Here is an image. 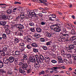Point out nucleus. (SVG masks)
Returning a JSON list of instances; mask_svg holds the SVG:
<instances>
[{
    "instance_id": "9b49d317",
    "label": "nucleus",
    "mask_w": 76,
    "mask_h": 76,
    "mask_svg": "<svg viewBox=\"0 0 76 76\" xmlns=\"http://www.w3.org/2000/svg\"><path fill=\"white\" fill-rule=\"evenodd\" d=\"M12 13V10L11 9H9L7 10V13L8 15H10Z\"/></svg>"
},
{
    "instance_id": "7ed1b4c3",
    "label": "nucleus",
    "mask_w": 76,
    "mask_h": 76,
    "mask_svg": "<svg viewBox=\"0 0 76 76\" xmlns=\"http://www.w3.org/2000/svg\"><path fill=\"white\" fill-rule=\"evenodd\" d=\"M53 30L54 31H56V32H60L61 31V29H60V27L59 26L57 25V26L55 27V29H54Z\"/></svg>"
},
{
    "instance_id": "2eb2a0df",
    "label": "nucleus",
    "mask_w": 76,
    "mask_h": 76,
    "mask_svg": "<svg viewBox=\"0 0 76 76\" xmlns=\"http://www.w3.org/2000/svg\"><path fill=\"white\" fill-rule=\"evenodd\" d=\"M61 54L63 56L65 57L66 54V52L65 53L64 51V50H62L61 51Z\"/></svg>"
},
{
    "instance_id": "6ab92c4d",
    "label": "nucleus",
    "mask_w": 76,
    "mask_h": 76,
    "mask_svg": "<svg viewBox=\"0 0 76 76\" xmlns=\"http://www.w3.org/2000/svg\"><path fill=\"white\" fill-rule=\"evenodd\" d=\"M32 46L33 47H38V45L35 43H33L31 44Z\"/></svg>"
},
{
    "instance_id": "bb28decb",
    "label": "nucleus",
    "mask_w": 76,
    "mask_h": 76,
    "mask_svg": "<svg viewBox=\"0 0 76 76\" xmlns=\"http://www.w3.org/2000/svg\"><path fill=\"white\" fill-rule=\"evenodd\" d=\"M20 52L19 50L16 51L15 52V55L16 56H19V55H20Z\"/></svg>"
},
{
    "instance_id": "de8ad7c7",
    "label": "nucleus",
    "mask_w": 76,
    "mask_h": 76,
    "mask_svg": "<svg viewBox=\"0 0 76 76\" xmlns=\"http://www.w3.org/2000/svg\"><path fill=\"white\" fill-rule=\"evenodd\" d=\"M51 62H52V63H57V61H56L55 60H52L51 61Z\"/></svg>"
},
{
    "instance_id": "473e14b6",
    "label": "nucleus",
    "mask_w": 76,
    "mask_h": 76,
    "mask_svg": "<svg viewBox=\"0 0 76 76\" xmlns=\"http://www.w3.org/2000/svg\"><path fill=\"white\" fill-rule=\"evenodd\" d=\"M39 57L40 59H41V60H44V56H42V55H40L39 56Z\"/></svg>"
},
{
    "instance_id": "6e6d98bb",
    "label": "nucleus",
    "mask_w": 76,
    "mask_h": 76,
    "mask_svg": "<svg viewBox=\"0 0 76 76\" xmlns=\"http://www.w3.org/2000/svg\"><path fill=\"white\" fill-rule=\"evenodd\" d=\"M39 34H38L37 33H35L34 34V37H39Z\"/></svg>"
},
{
    "instance_id": "b1692460",
    "label": "nucleus",
    "mask_w": 76,
    "mask_h": 76,
    "mask_svg": "<svg viewBox=\"0 0 76 76\" xmlns=\"http://www.w3.org/2000/svg\"><path fill=\"white\" fill-rule=\"evenodd\" d=\"M7 50V48L5 47L4 48L2 49V51H3V53H5V52H6Z\"/></svg>"
},
{
    "instance_id": "c756f323",
    "label": "nucleus",
    "mask_w": 76,
    "mask_h": 76,
    "mask_svg": "<svg viewBox=\"0 0 76 76\" xmlns=\"http://www.w3.org/2000/svg\"><path fill=\"white\" fill-rule=\"evenodd\" d=\"M4 26L5 31H7V30L8 29V28H9V26H8V25H6L5 24L4 25Z\"/></svg>"
},
{
    "instance_id": "aec40b11",
    "label": "nucleus",
    "mask_w": 76,
    "mask_h": 76,
    "mask_svg": "<svg viewBox=\"0 0 76 76\" xmlns=\"http://www.w3.org/2000/svg\"><path fill=\"white\" fill-rule=\"evenodd\" d=\"M45 61H46L47 62H48V61H50V58L47 56L45 57Z\"/></svg>"
},
{
    "instance_id": "864d4df0",
    "label": "nucleus",
    "mask_w": 76,
    "mask_h": 76,
    "mask_svg": "<svg viewBox=\"0 0 76 76\" xmlns=\"http://www.w3.org/2000/svg\"><path fill=\"white\" fill-rule=\"evenodd\" d=\"M12 12L13 14L15 15L17 14V12H16L15 10H13V11Z\"/></svg>"
},
{
    "instance_id": "603ef678",
    "label": "nucleus",
    "mask_w": 76,
    "mask_h": 76,
    "mask_svg": "<svg viewBox=\"0 0 76 76\" xmlns=\"http://www.w3.org/2000/svg\"><path fill=\"white\" fill-rule=\"evenodd\" d=\"M21 19H23L25 18V15L24 14L21 15L20 16Z\"/></svg>"
},
{
    "instance_id": "c9c22d12",
    "label": "nucleus",
    "mask_w": 76,
    "mask_h": 76,
    "mask_svg": "<svg viewBox=\"0 0 76 76\" xmlns=\"http://www.w3.org/2000/svg\"><path fill=\"white\" fill-rule=\"evenodd\" d=\"M3 61L5 64H7L9 62V59L4 60Z\"/></svg>"
},
{
    "instance_id": "4c0bfd02",
    "label": "nucleus",
    "mask_w": 76,
    "mask_h": 76,
    "mask_svg": "<svg viewBox=\"0 0 76 76\" xmlns=\"http://www.w3.org/2000/svg\"><path fill=\"white\" fill-rule=\"evenodd\" d=\"M19 45V46H20V47H24L25 46V44H24L23 42H22L20 43Z\"/></svg>"
},
{
    "instance_id": "e433bc0d",
    "label": "nucleus",
    "mask_w": 76,
    "mask_h": 76,
    "mask_svg": "<svg viewBox=\"0 0 76 76\" xmlns=\"http://www.w3.org/2000/svg\"><path fill=\"white\" fill-rule=\"evenodd\" d=\"M46 36H47L48 37H49V38H50V37H51V34L49 33H48L46 34Z\"/></svg>"
},
{
    "instance_id": "0eeeda50",
    "label": "nucleus",
    "mask_w": 76,
    "mask_h": 76,
    "mask_svg": "<svg viewBox=\"0 0 76 76\" xmlns=\"http://www.w3.org/2000/svg\"><path fill=\"white\" fill-rule=\"evenodd\" d=\"M24 37V39L26 41H27L28 42H31V39L28 38V37L25 36Z\"/></svg>"
},
{
    "instance_id": "69168bd1",
    "label": "nucleus",
    "mask_w": 76,
    "mask_h": 76,
    "mask_svg": "<svg viewBox=\"0 0 76 76\" xmlns=\"http://www.w3.org/2000/svg\"><path fill=\"white\" fill-rule=\"evenodd\" d=\"M20 19V17L18 16L16 18V20H18Z\"/></svg>"
},
{
    "instance_id": "a19ab883",
    "label": "nucleus",
    "mask_w": 76,
    "mask_h": 76,
    "mask_svg": "<svg viewBox=\"0 0 76 76\" xmlns=\"http://www.w3.org/2000/svg\"><path fill=\"white\" fill-rule=\"evenodd\" d=\"M0 54H1V55H2V54L5 55V53H4V52H3V50H0Z\"/></svg>"
},
{
    "instance_id": "79ce46f5",
    "label": "nucleus",
    "mask_w": 76,
    "mask_h": 76,
    "mask_svg": "<svg viewBox=\"0 0 76 76\" xmlns=\"http://www.w3.org/2000/svg\"><path fill=\"white\" fill-rule=\"evenodd\" d=\"M45 73V72H44V71L42 70L41 71V72L39 73V74L40 75H44Z\"/></svg>"
},
{
    "instance_id": "3c124183",
    "label": "nucleus",
    "mask_w": 76,
    "mask_h": 76,
    "mask_svg": "<svg viewBox=\"0 0 76 76\" xmlns=\"http://www.w3.org/2000/svg\"><path fill=\"white\" fill-rule=\"evenodd\" d=\"M14 4H21V3L19 2H15L14 3Z\"/></svg>"
},
{
    "instance_id": "a211bd4d",
    "label": "nucleus",
    "mask_w": 76,
    "mask_h": 76,
    "mask_svg": "<svg viewBox=\"0 0 76 76\" xmlns=\"http://www.w3.org/2000/svg\"><path fill=\"white\" fill-rule=\"evenodd\" d=\"M19 40L18 38H16L14 39V42L15 44H17V43H18V42H19Z\"/></svg>"
},
{
    "instance_id": "39448f33",
    "label": "nucleus",
    "mask_w": 76,
    "mask_h": 76,
    "mask_svg": "<svg viewBox=\"0 0 76 76\" xmlns=\"http://www.w3.org/2000/svg\"><path fill=\"white\" fill-rule=\"evenodd\" d=\"M15 57L13 56H10L8 59V60H9L10 63H13Z\"/></svg>"
},
{
    "instance_id": "680f3d73",
    "label": "nucleus",
    "mask_w": 76,
    "mask_h": 76,
    "mask_svg": "<svg viewBox=\"0 0 76 76\" xmlns=\"http://www.w3.org/2000/svg\"><path fill=\"white\" fill-rule=\"evenodd\" d=\"M30 72H31V69H28V70H27L26 72L27 73H30Z\"/></svg>"
},
{
    "instance_id": "338daca9",
    "label": "nucleus",
    "mask_w": 76,
    "mask_h": 76,
    "mask_svg": "<svg viewBox=\"0 0 76 76\" xmlns=\"http://www.w3.org/2000/svg\"><path fill=\"white\" fill-rule=\"evenodd\" d=\"M59 61L60 63H63L64 62L63 61V60H62V59H61L60 60H59Z\"/></svg>"
},
{
    "instance_id": "774afa93",
    "label": "nucleus",
    "mask_w": 76,
    "mask_h": 76,
    "mask_svg": "<svg viewBox=\"0 0 76 76\" xmlns=\"http://www.w3.org/2000/svg\"><path fill=\"white\" fill-rule=\"evenodd\" d=\"M44 76H49V75L48 74H45L43 75Z\"/></svg>"
},
{
    "instance_id": "37998d69",
    "label": "nucleus",
    "mask_w": 76,
    "mask_h": 76,
    "mask_svg": "<svg viewBox=\"0 0 76 76\" xmlns=\"http://www.w3.org/2000/svg\"><path fill=\"white\" fill-rule=\"evenodd\" d=\"M33 51L34 53H38V50L35 48H33Z\"/></svg>"
},
{
    "instance_id": "6e6552de",
    "label": "nucleus",
    "mask_w": 76,
    "mask_h": 76,
    "mask_svg": "<svg viewBox=\"0 0 76 76\" xmlns=\"http://www.w3.org/2000/svg\"><path fill=\"white\" fill-rule=\"evenodd\" d=\"M30 61L31 63H34L35 61V58L34 57H31L30 58Z\"/></svg>"
},
{
    "instance_id": "f03ea898",
    "label": "nucleus",
    "mask_w": 76,
    "mask_h": 76,
    "mask_svg": "<svg viewBox=\"0 0 76 76\" xmlns=\"http://www.w3.org/2000/svg\"><path fill=\"white\" fill-rule=\"evenodd\" d=\"M75 48V46L73 45H70L67 48H66V50L68 52L70 53H72V50L74 49Z\"/></svg>"
},
{
    "instance_id": "ea45409f",
    "label": "nucleus",
    "mask_w": 76,
    "mask_h": 76,
    "mask_svg": "<svg viewBox=\"0 0 76 76\" xmlns=\"http://www.w3.org/2000/svg\"><path fill=\"white\" fill-rule=\"evenodd\" d=\"M60 67H53V68L54 69V70L55 71H56V70L57 69H60Z\"/></svg>"
},
{
    "instance_id": "13d9d810",
    "label": "nucleus",
    "mask_w": 76,
    "mask_h": 76,
    "mask_svg": "<svg viewBox=\"0 0 76 76\" xmlns=\"http://www.w3.org/2000/svg\"><path fill=\"white\" fill-rule=\"evenodd\" d=\"M17 36H22V34L20 32L19 33L17 34Z\"/></svg>"
},
{
    "instance_id": "f704fd0d",
    "label": "nucleus",
    "mask_w": 76,
    "mask_h": 76,
    "mask_svg": "<svg viewBox=\"0 0 76 76\" xmlns=\"http://www.w3.org/2000/svg\"><path fill=\"white\" fill-rule=\"evenodd\" d=\"M23 58L25 60H27L28 59V57L26 55H24L23 56Z\"/></svg>"
},
{
    "instance_id": "8fccbe9b",
    "label": "nucleus",
    "mask_w": 76,
    "mask_h": 76,
    "mask_svg": "<svg viewBox=\"0 0 76 76\" xmlns=\"http://www.w3.org/2000/svg\"><path fill=\"white\" fill-rule=\"evenodd\" d=\"M40 40L41 42H44L45 41V39L44 38H40Z\"/></svg>"
},
{
    "instance_id": "052dcab7",
    "label": "nucleus",
    "mask_w": 76,
    "mask_h": 76,
    "mask_svg": "<svg viewBox=\"0 0 76 76\" xmlns=\"http://www.w3.org/2000/svg\"><path fill=\"white\" fill-rule=\"evenodd\" d=\"M38 15L39 16H41V17H42V16H43V15L42 13H39Z\"/></svg>"
},
{
    "instance_id": "4468645a",
    "label": "nucleus",
    "mask_w": 76,
    "mask_h": 76,
    "mask_svg": "<svg viewBox=\"0 0 76 76\" xmlns=\"http://www.w3.org/2000/svg\"><path fill=\"white\" fill-rule=\"evenodd\" d=\"M57 25H52L50 26V29H52L53 30H54V29H55L56 27V26H57Z\"/></svg>"
},
{
    "instance_id": "20e7f679",
    "label": "nucleus",
    "mask_w": 76,
    "mask_h": 76,
    "mask_svg": "<svg viewBox=\"0 0 76 76\" xmlns=\"http://www.w3.org/2000/svg\"><path fill=\"white\" fill-rule=\"evenodd\" d=\"M16 26H18L17 27V28L18 29H23L24 28V26L23 25L21 24H18L16 25Z\"/></svg>"
},
{
    "instance_id": "393cba45",
    "label": "nucleus",
    "mask_w": 76,
    "mask_h": 76,
    "mask_svg": "<svg viewBox=\"0 0 76 76\" xmlns=\"http://www.w3.org/2000/svg\"><path fill=\"white\" fill-rule=\"evenodd\" d=\"M29 25L31 26H34V23L32 21L30 22Z\"/></svg>"
},
{
    "instance_id": "c85d7f7f",
    "label": "nucleus",
    "mask_w": 76,
    "mask_h": 76,
    "mask_svg": "<svg viewBox=\"0 0 76 76\" xmlns=\"http://www.w3.org/2000/svg\"><path fill=\"white\" fill-rule=\"evenodd\" d=\"M25 48L23 47H21L20 48V52H22V51H24V50H25V48Z\"/></svg>"
},
{
    "instance_id": "7c9ffc66",
    "label": "nucleus",
    "mask_w": 76,
    "mask_h": 76,
    "mask_svg": "<svg viewBox=\"0 0 76 76\" xmlns=\"http://www.w3.org/2000/svg\"><path fill=\"white\" fill-rule=\"evenodd\" d=\"M2 38L3 39H6L7 37H6V35L4 33L2 34Z\"/></svg>"
},
{
    "instance_id": "5701e85b",
    "label": "nucleus",
    "mask_w": 76,
    "mask_h": 76,
    "mask_svg": "<svg viewBox=\"0 0 76 76\" xmlns=\"http://www.w3.org/2000/svg\"><path fill=\"white\" fill-rule=\"evenodd\" d=\"M71 33L72 35H75V34H76V32L74 29H72L71 30Z\"/></svg>"
},
{
    "instance_id": "5fc2aeb1",
    "label": "nucleus",
    "mask_w": 76,
    "mask_h": 76,
    "mask_svg": "<svg viewBox=\"0 0 76 76\" xmlns=\"http://www.w3.org/2000/svg\"><path fill=\"white\" fill-rule=\"evenodd\" d=\"M0 71L2 73H5V71H4L3 69H1Z\"/></svg>"
},
{
    "instance_id": "58836bf2",
    "label": "nucleus",
    "mask_w": 76,
    "mask_h": 76,
    "mask_svg": "<svg viewBox=\"0 0 76 76\" xmlns=\"http://www.w3.org/2000/svg\"><path fill=\"white\" fill-rule=\"evenodd\" d=\"M26 48H28V50H30L31 48V47L30 46V45H27L26 46Z\"/></svg>"
},
{
    "instance_id": "0e129e2a",
    "label": "nucleus",
    "mask_w": 76,
    "mask_h": 76,
    "mask_svg": "<svg viewBox=\"0 0 76 76\" xmlns=\"http://www.w3.org/2000/svg\"><path fill=\"white\" fill-rule=\"evenodd\" d=\"M65 37H70V34H65Z\"/></svg>"
},
{
    "instance_id": "ddd939ff",
    "label": "nucleus",
    "mask_w": 76,
    "mask_h": 76,
    "mask_svg": "<svg viewBox=\"0 0 76 76\" xmlns=\"http://www.w3.org/2000/svg\"><path fill=\"white\" fill-rule=\"evenodd\" d=\"M35 57L37 62H41V60H40V59H39L38 56L36 55L35 56Z\"/></svg>"
},
{
    "instance_id": "e2e57ef3",
    "label": "nucleus",
    "mask_w": 76,
    "mask_h": 76,
    "mask_svg": "<svg viewBox=\"0 0 76 76\" xmlns=\"http://www.w3.org/2000/svg\"><path fill=\"white\" fill-rule=\"evenodd\" d=\"M58 60L59 61L60 60H61L62 58H61V56H59L58 57Z\"/></svg>"
},
{
    "instance_id": "a878e982",
    "label": "nucleus",
    "mask_w": 76,
    "mask_h": 76,
    "mask_svg": "<svg viewBox=\"0 0 76 76\" xmlns=\"http://www.w3.org/2000/svg\"><path fill=\"white\" fill-rule=\"evenodd\" d=\"M36 30L38 32H41V29L39 28H36Z\"/></svg>"
},
{
    "instance_id": "f257e3e1",
    "label": "nucleus",
    "mask_w": 76,
    "mask_h": 76,
    "mask_svg": "<svg viewBox=\"0 0 76 76\" xmlns=\"http://www.w3.org/2000/svg\"><path fill=\"white\" fill-rule=\"evenodd\" d=\"M19 65L20 66H22V68L24 69V70H26L28 67V65L26 63H22V62H20L19 63Z\"/></svg>"
},
{
    "instance_id": "9d476101",
    "label": "nucleus",
    "mask_w": 76,
    "mask_h": 76,
    "mask_svg": "<svg viewBox=\"0 0 76 76\" xmlns=\"http://www.w3.org/2000/svg\"><path fill=\"white\" fill-rule=\"evenodd\" d=\"M68 52V51L66 52V53L65 56V57H67L68 58H70L71 57H72L71 54L69 53V52Z\"/></svg>"
},
{
    "instance_id": "2f4dec72",
    "label": "nucleus",
    "mask_w": 76,
    "mask_h": 76,
    "mask_svg": "<svg viewBox=\"0 0 76 76\" xmlns=\"http://www.w3.org/2000/svg\"><path fill=\"white\" fill-rule=\"evenodd\" d=\"M6 6H7V5H1V7L3 9H5L6 8Z\"/></svg>"
},
{
    "instance_id": "bf43d9fd",
    "label": "nucleus",
    "mask_w": 76,
    "mask_h": 76,
    "mask_svg": "<svg viewBox=\"0 0 76 76\" xmlns=\"http://www.w3.org/2000/svg\"><path fill=\"white\" fill-rule=\"evenodd\" d=\"M41 24L42 25H45V23L43 21L41 23Z\"/></svg>"
},
{
    "instance_id": "cd10ccee",
    "label": "nucleus",
    "mask_w": 76,
    "mask_h": 76,
    "mask_svg": "<svg viewBox=\"0 0 76 76\" xmlns=\"http://www.w3.org/2000/svg\"><path fill=\"white\" fill-rule=\"evenodd\" d=\"M72 58L76 61V54H73L72 55Z\"/></svg>"
},
{
    "instance_id": "4be33fe9",
    "label": "nucleus",
    "mask_w": 76,
    "mask_h": 76,
    "mask_svg": "<svg viewBox=\"0 0 76 76\" xmlns=\"http://www.w3.org/2000/svg\"><path fill=\"white\" fill-rule=\"evenodd\" d=\"M19 72L21 73H25V71L22 70L20 68H19Z\"/></svg>"
},
{
    "instance_id": "49530a36",
    "label": "nucleus",
    "mask_w": 76,
    "mask_h": 76,
    "mask_svg": "<svg viewBox=\"0 0 76 76\" xmlns=\"http://www.w3.org/2000/svg\"><path fill=\"white\" fill-rule=\"evenodd\" d=\"M44 50H47V47L45 46H43L42 47Z\"/></svg>"
},
{
    "instance_id": "f3484780",
    "label": "nucleus",
    "mask_w": 76,
    "mask_h": 76,
    "mask_svg": "<svg viewBox=\"0 0 76 76\" xmlns=\"http://www.w3.org/2000/svg\"><path fill=\"white\" fill-rule=\"evenodd\" d=\"M6 31H5L6 33L7 34V35H9V34H11V33H12V31H10V30L7 29Z\"/></svg>"
},
{
    "instance_id": "412c9836",
    "label": "nucleus",
    "mask_w": 76,
    "mask_h": 76,
    "mask_svg": "<svg viewBox=\"0 0 76 76\" xmlns=\"http://www.w3.org/2000/svg\"><path fill=\"white\" fill-rule=\"evenodd\" d=\"M34 66L35 68H39L40 67L39 64L35 63L34 64Z\"/></svg>"
},
{
    "instance_id": "1a4fd4ad",
    "label": "nucleus",
    "mask_w": 76,
    "mask_h": 76,
    "mask_svg": "<svg viewBox=\"0 0 76 76\" xmlns=\"http://www.w3.org/2000/svg\"><path fill=\"white\" fill-rule=\"evenodd\" d=\"M53 16V15H52V17H50L49 18L50 20H51V21H53V20H55L56 18V16L54 15V17Z\"/></svg>"
},
{
    "instance_id": "72a5a7b5",
    "label": "nucleus",
    "mask_w": 76,
    "mask_h": 76,
    "mask_svg": "<svg viewBox=\"0 0 76 76\" xmlns=\"http://www.w3.org/2000/svg\"><path fill=\"white\" fill-rule=\"evenodd\" d=\"M65 37H66V35H65V34H62L61 36V39H65Z\"/></svg>"
},
{
    "instance_id": "a18cd8bd",
    "label": "nucleus",
    "mask_w": 76,
    "mask_h": 76,
    "mask_svg": "<svg viewBox=\"0 0 76 76\" xmlns=\"http://www.w3.org/2000/svg\"><path fill=\"white\" fill-rule=\"evenodd\" d=\"M63 33H67V31L66 30V28L63 29Z\"/></svg>"
},
{
    "instance_id": "4d7b16f0",
    "label": "nucleus",
    "mask_w": 76,
    "mask_h": 76,
    "mask_svg": "<svg viewBox=\"0 0 76 76\" xmlns=\"http://www.w3.org/2000/svg\"><path fill=\"white\" fill-rule=\"evenodd\" d=\"M18 31H16L14 32V34L15 35L18 36Z\"/></svg>"
},
{
    "instance_id": "dca6fc26",
    "label": "nucleus",
    "mask_w": 76,
    "mask_h": 76,
    "mask_svg": "<svg viewBox=\"0 0 76 76\" xmlns=\"http://www.w3.org/2000/svg\"><path fill=\"white\" fill-rule=\"evenodd\" d=\"M14 63L15 64H18V58H14Z\"/></svg>"
},
{
    "instance_id": "423d86ee",
    "label": "nucleus",
    "mask_w": 76,
    "mask_h": 76,
    "mask_svg": "<svg viewBox=\"0 0 76 76\" xmlns=\"http://www.w3.org/2000/svg\"><path fill=\"white\" fill-rule=\"evenodd\" d=\"M0 18L1 19L6 20V19H7V18L6 15H3V14H2L1 15H0Z\"/></svg>"
},
{
    "instance_id": "09e8293b",
    "label": "nucleus",
    "mask_w": 76,
    "mask_h": 76,
    "mask_svg": "<svg viewBox=\"0 0 76 76\" xmlns=\"http://www.w3.org/2000/svg\"><path fill=\"white\" fill-rule=\"evenodd\" d=\"M30 30L31 31V32H35V29L34 28H30Z\"/></svg>"
},
{
    "instance_id": "c03bdc74",
    "label": "nucleus",
    "mask_w": 76,
    "mask_h": 76,
    "mask_svg": "<svg viewBox=\"0 0 76 76\" xmlns=\"http://www.w3.org/2000/svg\"><path fill=\"white\" fill-rule=\"evenodd\" d=\"M51 41H49L47 42L46 43V45H51Z\"/></svg>"
},
{
    "instance_id": "f8f14e48",
    "label": "nucleus",
    "mask_w": 76,
    "mask_h": 76,
    "mask_svg": "<svg viewBox=\"0 0 76 76\" xmlns=\"http://www.w3.org/2000/svg\"><path fill=\"white\" fill-rule=\"evenodd\" d=\"M7 23L6 21H1L0 22V24L2 26H4Z\"/></svg>"
}]
</instances>
